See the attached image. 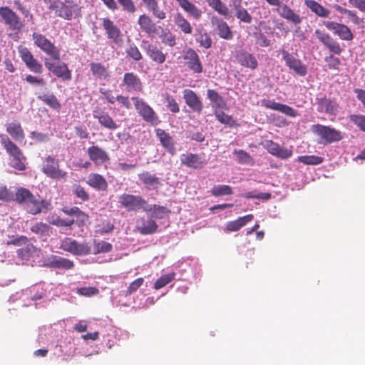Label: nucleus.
I'll return each mask as SVG.
<instances>
[{"mask_svg":"<svg viewBox=\"0 0 365 365\" xmlns=\"http://www.w3.org/2000/svg\"><path fill=\"white\" fill-rule=\"evenodd\" d=\"M87 153L90 160H92L96 165H101L110 160L108 153L98 146L93 145L89 147Z\"/></svg>","mask_w":365,"mask_h":365,"instance_id":"obj_26","label":"nucleus"},{"mask_svg":"<svg viewBox=\"0 0 365 365\" xmlns=\"http://www.w3.org/2000/svg\"><path fill=\"white\" fill-rule=\"evenodd\" d=\"M25 247L17 250V256L24 261L30 259L34 253L38 251V249L29 242L24 245Z\"/></svg>","mask_w":365,"mask_h":365,"instance_id":"obj_39","label":"nucleus"},{"mask_svg":"<svg viewBox=\"0 0 365 365\" xmlns=\"http://www.w3.org/2000/svg\"><path fill=\"white\" fill-rule=\"evenodd\" d=\"M93 115V118L98 120L101 126L108 130H115L119 127V125L116 123L107 112L94 111Z\"/></svg>","mask_w":365,"mask_h":365,"instance_id":"obj_27","label":"nucleus"},{"mask_svg":"<svg viewBox=\"0 0 365 365\" xmlns=\"http://www.w3.org/2000/svg\"><path fill=\"white\" fill-rule=\"evenodd\" d=\"M32 38L34 40V45H36L45 54L48 56L51 59L55 61H59L61 59V52L59 48L56 46L53 42H51L44 35L38 32H34L32 34Z\"/></svg>","mask_w":365,"mask_h":365,"instance_id":"obj_5","label":"nucleus"},{"mask_svg":"<svg viewBox=\"0 0 365 365\" xmlns=\"http://www.w3.org/2000/svg\"><path fill=\"white\" fill-rule=\"evenodd\" d=\"M317 111L331 115H336L339 112V105L335 98H327L326 96L316 98Z\"/></svg>","mask_w":365,"mask_h":365,"instance_id":"obj_16","label":"nucleus"},{"mask_svg":"<svg viewBox=\"0 0 365 365\" xmlns=\"http://www.w3.org/2000/svg\"><path fill=\"white\" fill-rule=\"evenodd\" d=\"M44 65L54 76L63 81H70L72 78L71 71L67 64L64 62H61V59L56 63L51 62L49 59L46 58Z\"/></svg>","mask_w":365,"mask_h":365,"instance_id":"obj_12","label":"nucleus"},{"mask_svg":"<svg viewBox=\"0 0 365 365\" xmlns=\"http://www.w3.org/2000/svg\"><path fill=\"white\" fill-rule=\"evenodd\" d=\"M19 53L21 60L30 71L37 74H41L43 73V65L34 57L33 53L27 48H19Z\"/></svg>","mask_w":365,"mask_h":365,"instance_id":"obj_14","label":"nucleus"},{"mask_svg":"<svg viewBox=\"0 0 365 365\" xmlns=\"http://www.w3.org/2000/svg\"><path fill=\"white\" fill-rule=\"evenodd\" d=\"M118 202L128 211L143 210V211L150 213L158 208L156 205H149L142 197L131 194L124 193L121 195L119 197Z\"/></svg>","mask_w":365,"mask_h":365,"instance_id":"obj_3","label":"nucleus"},{"mask_svg":"<svg viewBox=\"0 0 365 365\" xmlns=\"http://www.w3.org/2000/svg\"><path fill=\"white\" fill-rule=\"evenodd\" d=\"M90 69L93 78L97 81H108L110 78L108 67L101 63L91 62Z\"/></svg>","mask_w":365,"mask_h":365,"instance_id":"obj_28","label":"nucleus"},{"mask_svg":"<svg viewBox=\"0 0 365 365\" xmlns=\"http://www.w3.org/2000/svg\"><path fill=\"white\" fill-rule=\"evenodd\" d=\"M138 24L140 29L148 34H154L157 32L155 24L152 21L150 18L145 14L140 16Z\"/></svg>","mask_w":365,"mask_h":365,"instance_id":"obj_38","label":"nucleus"},{"mask_svg":"<svg viewBox=\"0 0 365 365\" xmlns=\"http://www.w3.org/2000/svg\"><path fill=\"white\" fill-rule=\"evenodd\" d=\"M314 34L319 42L326 46L330 52L336 55H340L342 53L344 49L341 47L339 43L328 33L320 29H316Z\"/></svg>","mask_w":365,"mask_h":365,"instance_id":"obj_15","label":"nucleus"},{"mask_svg":"<svg viewBox=\"0 0 365 365\" xmlns=\"http://www.w3.org/2000/svg\"><path fill=\"white\" fill-rule=\"evenodd\" d=\"M240 163H249L252 160V158L248 153L243 150H235L234 152Z\"/></svg>","mask_w":365,"mask_h":365,"instance_id":"obj_60","label":"nucleus"},{"mask_svg":"<svg viewBox=\"0 0 365 365\" xmlns=\"http://www.w3.org/2000/svg\"><path fill=\"white\" fill-rule=\"evenodd\" d=\"M197 41L205 48H209L212 46V38L206 32L200 34L197 38Z\"/></svg>","mask_w":365,"mask_h":365,"instance_id":"obj_57","label":"nucleus"},{"mask_svg":"<svg viewBox=\"0 0 365 365\" xmlns=\"http://www.w3.org/2000/svg\"><path fill=\"white\" fill-rule=\"evenodd\" d=\"M6 132L11 138L19 142H21L25 138L24 131L19 123H11L6 125Z\"/></svg>","mask_w":365,"mask_h":365,"instance_id":"obj_35","label":"nucleus"},{"mask_svg":"<svg viewBox=\"0 0 365 365\" xmlns=\"http://www.w3.org/2000/svg\"><path fill=\"white\" fill-rule=\"evenodd\" d=\"M147 53L153 60L160 61V51L155 45H148Z\"/></svg>","mask_w":365,"mask_h":365,"instance_id":"obj_63","label":"nucleus"},{"mask_svg":"<svg viewBox=\"0 0 365 365\" xmlns=\"http://www.w3.org/2000/svg\"><path fill=\"white\" fill-rule=\"evenodd\" d=\"M235 57L237 63L244 68L255 70L258 67V61L256 56L246 50L237 51Z\"/></svg>","mask_w":365,"mask_h":365,"instance_id":"obj_18","label":"nucleus"},{"mask_svg":"<svg viewBox=\"0 0 365 365\" xmlns=\"http://www.w3.org/2000/svg\"><path fill=\"white\" fill-rule=\"evenodd\" d=\"M207 4L220 15L227 17L230 15L228 7L221 0H206Z\"/></svg>","mask_w":365,"mask_h":365,"instance_id":"obj_40","label":"nucleus"},{"mask_svg":"<svg viewBox=\"0 0 365 365\" xmlns=\"http://www.w3.org/2000/svg\"><path fill=\"white\" fill-rule=\"evenodd\" d=\"M183 98L187 106L194 112L200 114L203 109V104L199 96L190 89L182 91Z\"/></svg>","mask_w":365,"mask_h":365,"instance_id":"obj_24","label":"nucleus"},{"mask_svg":"<svg viewBox=\"0 0 365 365\" xmlns=\"http://www.w3.org/2000/svg\"><path fill=\"white\" fill-rule=\"evenodd\" d=\"M29 242V240L27 237L21 235V236H13L9 240L6 242L7 245H14L17 247L23 246L27 244Z\"/></svg>","mask_w":365,"mask_h":365,"instance_id":"obj_55","label":"nucleus"},{"mask_svg":"<svg viewBox=\"0 0 365 365\" xmlns=\"http://www.w3.org/2000/svg\"><path fill=\"white\" fill-rule=\"evenodd\" d=\"M113 245L103 240H93V254L98 255L99 253H107L112 250Z\"/></svg>","mask_w":365,"mask_h":365,"instance_id":"obj_45","label":"nucleus"},{"mask_svg":"<svg viewBox=\"0 0 365 365\" xmlns=\"http://www.w3.org/2000/svg\"><path fill=\"white\" fill-rule=\"evenodd\" d=\"M0 143L6 153L12 158L11 166L22 171L26 169V157L21 150L5 134L0 135Z\"/></svg>","mask_w":365,"mask_h":365,"instance_id":"obj_2","label":"nucleus"},{"mask_svg":"<svg viewBox=\"0 0 365 365\" xmlns=\"http://www.w3.org/2000/svg\"><path fill=\"white\" fill-rule=\"evenodd\" d=\"M135 108L139 115L148 123L155 124L158 121V117L155 112L143 99L138 97H132Z\"/></svg>","mask_w":365,"mask_h":365,"instance_id":"obj_13","label":"nucleus"},{"mask_svg":"<svg viewBox=\"0 0 365 365\" xmlns=\"http://www.w3.org/2000/svg\"><path fill=\"white\" fill-rule=\"evenodd\" d=\"M210 22L212 26L216 28L220 38L225 40H231L233 38V33L230 27L222 19L213 15L210 18Z\"/></svg>","mask_w":365,"mask_h":365,"instance_id":"obj_20","label":"nucleus"},{"mask_svg":"<svg viewBox=\"0 0 365 365\" xmlns=\"http://www.w3.org/2000/svg\"><path fill=\"white\" fill-rule=\"evenodd\" d=\"M298 160L305 165H319L323 162V158L316 155H303L299 157Z\"/></svg>","mask_w":365,"mask_h":365,"instance_id":"obj_51","label":"nucleus"},{"mask_svg":"<svg viewBox=\"0 0 365 365\" xmlns=\"http://www.w3.org/2000/svg\"><path fill=\"white\" fill-rule=\"evenodd\" d=\"M210 193L214 197L222 195H231L233 193L232 188L230 185H215L210 190Z\"/></svg>","mask_w":365,"mask_h":365,"instance_id":"obj_48","label":"nucleus"},{"mask_svg":"<svg viewBox=\"0 0 365 365\" xmlns=\"http://www.w3.org/2000/svg\"><path fill=\"white\" fill-rule=\"evenodd\" d=\"M323 25L342 41H351L354 39V34L351 29L346 24L334 21H324Z\"/></svg>","mask_w":365,"mask_h":365,"instance_id":"obj_10","label":"nucleus"},{"mask_svg":"<svg viewBox=\"0 0 365 365\" xmlns=\"http://www.w3.org/2000/svg\"><path fill=\"white\" fill-rule=\"evenodd\" d=\"M60 249L76 256H85L91 253V247L88 242L80 243L71 237L61 240Z\"/></svg>","mask_w":365,"mask_h":365,"instance_id":"obj_6","label":"nucleus"},{"mask_svg":"<svg viewBox=\"0 0 365 365\" xmlns=\"http://www.w3.org/2000/svg\"><path fill=\"white\" fill-rule=\"evenodd\" d=\"M140 180L149 190L155 189L158 187V178L148 172H143L138 175Z\"/></svg>","mask_w":365,"mask_h":365,"instance_id":"obj_37","label":"nucleus"},{"mask_svg":"<svg viewBox=\"0 0 365 365\" xmlns=\"http://www.w3.org/2000/svg\"><path fill=\"white\" fill-rule=\"evenodd\" d=\"M304 4L310 11L321 18H328L331 11L315 0H305Z\"/></svg>","mask_w":365,"mask_h":365,"instance_id":"obj_30","label":"nucleus"},{"mask_svg":"<svg viewBox=\"0 0 365 365\" xmlns=\"http://www.w3.org/2000/svg\"><path fill=\"white\" fill-rule=\"evenodd\" d=\"M178 5L188 14L193 16L195 19H199L202 16V11L189 0H176Z\"/></svg>","mask_w":365,"mask_h":365,"instance_id":"obj_33","label":"nucleus"},{"mask_svg":"<svg viewBox=\"0 0 365 365\" xmlns=\"http://www.w3.org/2000/svg\"><path fill=\"white\" fill-rule=\"evenodd\" d=\"M268 4L276 6L279 15L294 24H300L302 19L299 14L294 12L288 5L283 4L281 0H265Z\"/></svg>","mask_w":365,"mask_h":365,"instance_id":"obj_7","label":"nucleus"},{"mask_svg":"<svg viewBox=\"0 0 365 365\" xmlns=\"http://www.w3.org/2000/svg\"><path fill=\"white\" fill-rule=\"evenodd\" d=\"M180 162L187 168L200 169L206 164L204 155H200L194 153H185L180 155Z\"/></svg>","mask_w":365,"mask_h":365,"instance_id":"obj_23","label":"nucleus"},{"mask_svg":"<svg viewBox=\"0 0 365 365\" xmlns=\"http://www.w3.org/2000/svg\"><path fill=\"white\" fill-rule=\"evenodd\" d=\"M207 97L210 101L213 110L227 108V103L220 93L213 89L207 91Z\"/></svg>","mask_w":365,"mask_h":365,"instance_id":"obj_31","label":"nucleus"},{"mask_svg":"<svg viewBox=\"0 0 365 365\" xmlns=\"http://www.w3.org/2000/svg\"><path fill=\"white\" fill-rule=\"evenodd\" d=\"M38 98L53 110H58L61 107L59 101L53 94H43Z\"/></svg>","mask_w":365,"mask_h":365,"instance_id":"obj_44","label":"nucleus"},{"mask_svg":"<svg viewBox=\"0 0 365 365\" xmlns=\"http://www.w3.org/2000/svg\"><path fill=\"white\" fill-rule=\"evenodd\" d=\"M31 231L40 237H48L51 233V227L48 224L40 222L33 225Z\"/></svg>","mask_w":365,"mask_h":365,"instance_id":"obj_42","label":"nucleus"},{"mask_svg":"<svg viewBox=\"0 0 365 365\" xmlns=\"http://www.w3.org/2000/svg\"><path fill=\"white\" fill-rule=\"evenodd\" d=\"M178 5L188 14L193 16L195 19H199L202 16V11L189 0H176Z\"/></svg>","mask_w":365,"mask_h":365,"instance_id":"obj_34","label":"nucleus"},{"mask_svg":"<svg viewBox=\"0 0 365 365\" xmlns=\"http://www.w3.org/2000/svg\"><path fill=\"white\" fill-rule=\"evenodd\" d=\"M164 103L167 109L170 112L178 113L180 111L179 106L173 96L166 95Z\"/></svg>","mask_w":365,"mask_h":365,"instance_id":"obj_54","label":"nucleus"},{"mask_svg":"<svg viewBox=\"0 0 365 365\" xmlns=\"http://www.w3.org/2000/svg\"><path fill=\"white\" fill-rule=\"evenodd\" d=\"M281 53L286 65L290 69L294 71L296 73L301 76H304L307 74V67L302 63L301 60L296 58L292 54L284 49L281 51Z\"/></svg>","mask_w":365,"mask_h":365,"instance_id":"obj_17","label":"nucleus"},{"mask_svg":"<svg viewBox=\"0 0 365 365\" xmlns=\"http://www.w3.org/2000/svg\"><path fill=\"white\" fill-rule=\"evenodd\" d=\"M87 185L96 191L106 192L108 188V184L106 179L101 174L91 173L88 175Z\"/></svg>","mask_w":365,"mask_h":365,"instance_id":"obj_25","label":"nucleus"},{"mask_svg":"<svg viewBox=\"0 0 365 365\" xmlns=\"http://www.w3.org/2000/svg\"><path fill=\"white\" fill-rule=\"evenodd\" d=\"M73 193L76 195V197L79 198L83 202H87L90 199L89 194L81 185H74L73 186Z\"/></svg>","mask_w":365,"mask_h":365,"instance_id":"obj_50","label":"nucleus"},{"mask_svg":"<svg viewBox=\"0 0 365 365\" xmlns=\"http://www.w3.org/2000/svg\"><path fill=\"white\" fill-rule=\"evenodd\" d=\"M157 227L158 226L155 222L152 219L145 220L144 218H140L138 221L137 228L142 234H151L156 230Z\"/></svg>","mask_w":365,"mask_h":365,"instance_id":"obj_36","label":"nucleus"},{"mask_svg":"<svg viewBox=\"0 0 365 365\" xmlns=\"http://www.w3.org/2000/svg\"><path fill=\"white\" fill-rule=\"evenodd\" d=\"M43 266L51 269L70 270L75 264L73 260L61 256L51 255L43 258Z\"/></svg>","mask_w":365,"mask_h":365,"instance_id":"obj_11","label":"nucleus"},{"mask_svg":"<svg viewBox=\"0 0 365 365\" xmlns=\"http://www.w3.org/2000/svg\"><path fill=\"white\" fill-rule=\"evenodd\" d=\"M126 53L135 61H139L142 58V56L138 48L135 46H130L127 50Z\"/></svg>","mask_w":365,"mask_h":365,"instance_id":"obj_64","label":"nucleus"},{"mask_svg":"<svg viewBox=\"0 0 365 365\" xmlns=\"http://www.w3.org/2000/svg\"><path fill=\"white\" fill-rule=\"evenodd\" d=\"M349 120L356 125L359 129L365 132V115L361 114H352L349 115Z\"/></svg>","mask_w":365,"mask_h":365,"instance_id":"obj_52","label":"nucleus"},{"mask_svg":"<svg viewBox=\"0 0 365 365\" xmlns=\"http://www.w3.org/2000/svg\"><path fill=\"white\" fill-rule=\"evenodd\" d=\"M14 195L9 190L6 185L0 184V200L10 202L14 199Z\"/></svg>","mask_w":365,"mask_h":365,"instance_id":"obj_58","label":"nucleus"},{"mask_svg":"<svg viewBox=\"0 0 365 365\" xmlns=\"http://www.w3.org/2000/svg\"><path fill=\"white\" fill-rule=\"evenodd\" d=\"M214 115L216 119L222 124L229 125L230 127L233 126L235 124V120L232 116L226 114L220 109L214 110Z\"/></svg>","mask_w":365,"mask_h":365,"instance_id":"obj_47","label":"nucleus"},{"mask_svg":"<svg viewBox=\"0 0 365 365\" xmlns=\"http://www.w3.org/2000/svg\"><path fill=\"white\" fill-rule=\"evenodd\" d=\"M41 170L49 178L56 180L66 181L68 177L67 172L60 168L59 160L51 155L44 158Z\"/></svg>","mask_w":365,"mask_h":365,"instance_id":"obj_4","label":"nucleus"},{"mask_svg":"<svg viewBox=\"0 0 365 365\" xmlns=\"http://www.w3.org/2000/svg\"><path fill=\"white\" fill-rule=\"evenodd\" d=\"M76 5H66L63 2L61 4V7L58 13V16L61 17L66 20H71L73 18V9Z\"/></svg>","mask_w":365,"mask_h":365,"instance_id":"obj_49","label":"nucleus"},{"mask_svg":"<svg viewBox=\"0 0 365 365\" xmlns=\"http://www.w3.org/2000/svg\"><path fill=\"white\" fill-rule=\"evenodd\" d=\"M161 42L164 44L173 47L175 45V36L170 32L161 34Z\"/></svg>","mask_w":365,"mask_h":365,"instance_id":"obj_62","label":"nucleus"},{"mask_svg":"<svg viewBox=\"0 0 365 365\" xmlns=\"http://www.w3.org/2000/svg\"><path fill=\"white\" fill-rule=\"evenodd\" d=\"M63 211L68 215H75L83 219L88 218V216L77 207H73L71 209H63Z\"/></svg>","mask_w":365,"mask_h":365,"instance_id":"obj_61","label":"nucleus"},{"mask_svg":"<svg viewBox=\"0 0 365 365\" xmlns=\"http://www.w3.org/2000/svg\"><path fill=\"white\" fill-rule=\"evenodd\" d=\"M122 86L128 93H140L143 91V83L140 78L133 72L124 74Z\"/></svg>","mask_w":365,"mask_h":365,"instance_id":"obj_19","label":"nucleus"},{"mask_svg":"<svg viewBox=\"0 0 365 365\" xmlns=\"http://www.w3.org/2000/svg\"><path fill=\"white\" fill-rule=\"evenodd\" d=\"M144 279L142 277H139L132 282L128 286L127 290L125 292V296H129L133 292H136L143 284Z\"/></svg>","mask_w":365,"mask_h":365,"instance_id":"obj_56","label":"nucleus"},{"mask_svg":"<svg viewBox=\"0 0 365 365\" xmlns=\"http://www.w3.org/2000/svg\"><path fill=\"white\" fill-rule=\"evenodd\" d=\"M13 200L32 215L46 213L51 206L47 200L41 199L40 196L34 195L29 189L23 187L16 188Z\"/></svg>","mask_w":365,"mask_h":365,"instance_id":"obj_1","label":"nucleus"},{"mask_svg":"<svg viewBox=\"0 0 365 365\" xmlns=\"http://www.w3.org/2000/svg\"><path fill=\"white\" fill-rule=\"evenodd\" d=\"M0 16L11 31H19L24 26L18 14L8 6L0 7Z\"/></svg>","mask_w":365,"mask_h":365,"instance_id":"obj_8","label":"nucleus"},{"mask_svg":"<svg viewBox=\"0 0 365 365\" xmlns=\"http://www.w3.org/2000/svg\"><path fill=\"white\" fill-rule=\"evenodd\" d=\"M77 293L82 296L91 297L98 294L99 290L93 287H86L78 288Z\"/></svg>","mask_w":365,"mask_h":365,"instance_id":"obj_59","label":"nucleus"},{"mask_svg":"<svg viewBox=\"0 0 365 365\" xmlns=\"http://www.w3.org/2000/svg\"><path fill=\"white\" fill-rule=\"evenodd\" d=\"M312 131L327 143L338 142L343 138L341 133L334 128L320 124L314 125Z\"/></svg>","mask_w":365,"mask_h":365,"instance_id":"obj_9","label":"nucleus"},{"mask_svg":"<svg viewBox=\"0 0 365 365\" xmlns=\"http://www.w3.org/2000/svg\"><path fill=\"white\" fill-rule=\"evenodd\" d=\"M233 9L235 11L236 18L239 19L240 21L246 24H250L252 22V16L248 13L246 9L241 6V4L235 5V7H233Z\"/></svg>","mask_w":365,"mask_h":365,"instance_id":"obj_43","label":"nucleus"},{"mask_svg":"<svg viewBox=\"0 0 365 365\" xmlns=\"http://www.w3.org/2000/svg\"><path fill=\"white\" fill-rule=\"evenodd\" d=\"M183 58L185 61V65L194 73H200L202 72V65L200 57L196 51L190 48L184 52Z\"/></svg>","mask_w":365,"mask_h":365,"instance_id":"obj_21","label":"nucleus"},{"mask_svg":"<svg viewBox=\"0 0 365 365\" xmlns=\"http://www.w3.org/2000/svg\"><path fill=\"white\" fill-rule=\"evenodd\" d=\"M253 218V215L249 214L245 216L240 217L235 220L228 222L226 225V230L228 232L238 231L248 222H251Z\"/></svg>","mask_w":365,"mask_h":365,"instance_id":"obj_32","label":"nucleus"},{"mask_svg":"<svg viewBox=\"0 0 365 365\" xmlns=\"http://www.w3.org/2000/svg\"><path fill=\"white\" fill-rule=\"evenodd\" d=\"M175 25L185 34H190L192 31V26L187 20L181 14L178 13L174 17Z\"/></svg>","mask_w":365,"mask_h":365,"instance_id":"obj_41","label":"nucleus"},{"mask_svg":"<svg viewBox=\"0 0 365 365\" xmlns=\"http://www.w3.org/2000/svg\"><path fill=\"white\" fill-rule=\"evenodd\" d=\"M336 9L339 13L346 14L351 19L353 24H359L360 23V19L355 11L341 7V6H337Z\"/></svg>","mask_w":365,"mask_h":365,"instance_id":"obj_53","label":"nucleus"},{"mask_svg":"<svg viewBox=\"0 0 365 365\" xmlns=\"http://www.w3.org/2000/svg\"><path fill=\"white\" fill-rule=\"evenodd\" d=\"M261 103L262 106L264 108L279 111L287 116L295 118L297 115V110L286 104L270 101L269 99H262Z\"/></svg>","mask_w":365,"mask_h":365,"instance_id":"obj_22","label":"nucleus"},{"mask_svg":"<svg viewBox=\"0 0 365 365\" xmlns=\"http://www.w3.org/2000/svg\"><path fill=\"white\" fill-rule=\"evenodd\" d=\"M103 27L106 30L108 38L112 39L114 43H118L121 36V31L114 23L108 18L102 19Z\"/></svg>","mask_w":365,"mask_h":365,"instance_id":"obj_29","label":"nucleus"},{"mask_svg":"<svg viewBox=\"0 0 365 365\" xmlns=\"http://www.w3.org/2000/svg\"><path fill=\"white\" fill-rule=\"evenodd\" d=\"M161 145L172 155L175 153L176 150L173 138L168 134L165 133L163 130H161Z\"/></svg>","mask_w":365,"mask_h":365,"instance_id":"obj_46","label":"nucleus"}]
</instances>
